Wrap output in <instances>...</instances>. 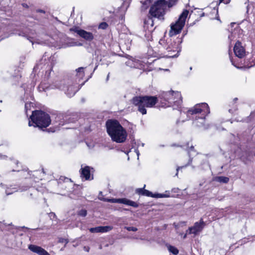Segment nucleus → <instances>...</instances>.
<instances>
[{
	"instance_id": "nucleus-1",
	"label": "nucleus",
	"mask_w": 255,
	"mask_h": 255,
	"mask_svg": "<svg viewBox=\"0 0 255 255\" xmlns=\"http://www.w3.org/2000/svg\"><path fill=\"white\" fill-rule=\"evenodd\" d=\"M210 113L207 104L202 103L195 105L187 111V115L193 120V125L197 127L207 129L209 126L205 124V117Z\"/></svg>"
},
{
	"instance_id": "nucleus-2",
	"label": "nucleus",
	"mask_w": 255,
	"mask_h": 255,
	"mask_svg": "<svg viewBox=\"0 0 255 255\" xmlns=\"http://www.w3.org/2000/svg\"><path fill=\"white\" fill-rule=\"evenodd\" d=\"M107 130L112 139L117 143L125 141L127 133L117 120H108L106 122Z\"/></svg>"
},
{
	"instance_id": "nucleus-3",
	"label": "nucleus",
	"mask_w": 255,
	"mask_h": 255,
	"mask_svg": "<svg viewBox=\"0 0 255 255\" xmlns=\"http://www.w3.org/2000/svg\"><path fill=\"white\" fill-rule=\"evenodd\" d=\"M30 119L28 123L29 127H38L41 129L48 127L51 122L49 115L41 110L33 111Z\"/></svg>"
},
{
	"instance_id": "nucleus-4",
	"label": "nucleus",
	"mask_w": 255,
	"mask_h": 255,
	"mask_svg": "<svg viewBox=\"0 0 255 255\" xmlns=\"http://www.w3.org/2000/svg\"><path fill=\"white\" fill-rule=\"evenodd\" d=\"M155 96H135L132 99L133 105L137 107V111L142 115L146 114V108H152L157 102Z\"/></svg>"
},
{
	"instance_id": "nucleus-5",
	"label": "nucleus",
	"mask_w": 255,
	"mask_h": 255,
	"mask_svg": "<svg viewBox=\"0 0 255 255\" xmlns=\"http://www.w3.org/2000/svg\"><path fill=\"white\" fill-rule=\"evenodd\" d=\"M55 88L64 91L69 97H73L78 89L75 86L72 80L66 78L60 81H56L53 84Z\"/></svg>"
},
{
	"instance_id": "nucleus-6",
	"label": "nucleus",
	"mask_w": 255,
	"mask_h": 255,
	"mask_svg": "<svg viewBox=\"0 0 255 255\" xmlns=\"http://www.w3.org/2000/svg\"><path fill=\"white\" fill-rule=\"evenodd\" d=\"M167 7V1L165 0H157L150 8L149 14L150 16L163 19L165 9Z\"/></svg>"
},
{
	"instance_id": "nucleus-7",
	"label": "nucleus",
	"mask_w": 255,
	"mask_h": 255,
	"mask_svg": "<svg viewBox=\"0 0 255 255\" xmlns=\"http://www.w3.org/2000/svg\"><path fill=\"white\" fill-rule=\"evenodd\" d=\"M188 13V10L186 9L184 10L182 13L179 15V17L176 22L171 24V29L169 31V35L170 36L176 35L181 31L182 28L185 25L186 19Z\"/></svg>"
},
{
	"instance_id": "nucleus-8",
	"label": "nucleus",
	"mask_w": 255,
	"mask_h": 255,
	"mask_svg": "<svg viewBox=\"0 0 255 255\" xmlns=\"http://www.w3.org/2000/svg\"><path fill=\"white\" fill-rule=\"evenodd\" d=\"M177 41H172L171 39H170V40H169L167 42V44L164 46V48L168 52H176L174 54L169 53L168 55L165 56L166 57L174 58L178 56V53L179 52V50H178V47L179 43L181 42V41H180L179 39H177Z\"/></svg>"
},
{
	"instance_id": "nucleus-9",
	"label": "nucleus",
	"mask_w": 255,
	"mask_h": 255,
	"mask_svg": "<svg viewBox=\"0 0 255 255\" xmlns=\"http://www.w3.org/2000/svg\"><path fill=\"white\" fill-rule=\"evenodd\" d=\"M99 199L101 201H105V202H108L110 203H121L124 204L125 205H129L135 208H137L138 207V204L135 202L132 201L131 200H130L129 199H128L127 198H112V199H108L104 197H99Z\"/></svg>"
},
{
	"instance_id": "nucleus-10",
	"label": "nucleus",
	"mask_w": 255,
	"mask_h": 255,
	"mask_svg": "<svg viewBox=\"0 0 255 255\" xmlns=\"http://www.w3.org/2000/svg\"><path fill=\"white\" fill-rule=\"evenodd\" d=\"M173 91L168 92H162L159 96L160 102L163 107L173 106Z\"/></svg>"
},
{
	"instance_id": "nucleus-11",
	"label": "nucleus",
	"mask_w": 255,
	"mask_h": 255,
	"mask_svg": "<svg viewBox=\"0 0 255 255\" xmlns=\"http://www.w3.org/2000/svg\"><path fill=\"white\" fill-rule=\"evenodd\" d=\"M205 225V223L203 221V219H201L199 222H195L193 227H189L188 230H187V233H188V234L196 235L202 231Z\"/></svg>"
},
{
	"instance_id": "nucleus-12",
	"label": "nucleus",
	"mask_w": 255,
	"mask_h": 255,
	"mask_svg": "<svg viewBox=\"0 0 255 255\" xmlns=\"http://www.w3.org/2000/svg\"><path fill=\"white\" fill-rule=\"evenodd\" d=\"M173 107H175L174 109L180 108L182 103V98L181 93L178 91H173Z\"/></svg>"
},
{
	"instance_id": "nucleus-13",
	"label": "nucleus",
	"mask_w": 255,
	"mask_h": 255,
	"mask_svg": "<svg viewBox=\"0 0 255 255\" xmlns=\"http://www.w3.org/2000/svg\"><path fill=\"white\" fill-rule=\"evenodd\" d=\"M234 51L236 56L240 58H242L245 55V50L239 41L236 43L234 46Z\"/></svg>"
},
{
	"instance_id": "nucleus-14",
	"label": "nucleus",
	"mask_w": 255,
	"mask_h": 255,
	"mask_svg": "<svg viewBox=\"0 0 255 255\" xmlns=\"http://www.w3.org/2000/svg\"><path fill=\"white\" fill-rule=\"evenodd\" d=\"M75 32H76L80 36L83 38L87 41H91L94 39V36L92 33L86 31L83 29H76Z\"/></svg>"
},
{
	"instance_id": "nucleus-15",
	"label": "nucleus",
	"mask_w": 255,
	"mask_h": 255,
	"mask_svg": "<svg viewBox=\"0 0 255 255\" xmlns=\"http://www.w3.org/2000/svg\"><path fill=\"white\" fill-rule=\"evenodd\" d=\"M18 35L26 38L32 44H33V41L35 40L36 36L35 30H29L28 32L21 31L18 33Z\"/></svg>"
},
{
	"instance_id": "nucleus-16",
	"label": "nucleus",
	"mask_w": 255,
	"mask_h": 255,
	"mask_svg": "<svg viewBox=\"0 0 255 255\" xmlns=\"http://www.w3.org/2000/svg\"><path fill=\"white\" fill-rule=\"evenodd\" d=\"M28 249L32 252L35 253L39 255H50L44 249L36 245H30L29 246Z\"/></svg>"
},
{
	"instance_id": "nucleus-17",
	"label": "nucleus",
	"mask_w": 255,
	"mask_h": 255,
	"mask_svg": "<svg viewBox=\"0 0 255 255\" xmlns=\"http://www.w3.org/2000/svg\"><path fill=\"white\" fill-rule=\"evenodd\" d=\"M90 169L91 167L88 166H86L84 167H81L80 172L81 173V176L85 178V180H90ZM93 169V168H91ZM92 177L91 179H93Z\"/></svg>"
},
{
	"instance_id": "nucleus-18",
	"label": "nucleus",
	"mask_w": 255,
	"mask_h": 255,
	"mask_svg": "<svg viewBox=\"0 0 255 255\" xmlns=\"http://www.w3.org/2000/svg\"><path fill=\"white\" fill-rule=\"evenodd\" d=\"M112 229L111 226H99L90 229V232L91 233H105L107 232Z\"/></svg>"
},
{
	"instance_id": "nucleus-19",
	"label": "nucleus",
	"mask_w": 255,
	"mask_h": 255,
	"mask_svg": "<svg viewBox=\"0 0 255 255\" xmlns=\"http://www.w3.org/2000/svg\"><path fill=\"white\" fill-rule=\"evenodd\" d=\"M153 17L149 16L147 18L144 20V27L145 28L148 29L149 26L152 27L154 25V22L152 19Z\"/></svg>"
},
{
	"instance_id": "nucleus-20",
	"label": "nucleus",
	"mask_w": 255,
	"mask_h": 255,
	"mask_svg": "<svg viewBox=\"0 0 255 255\" xmlns=\"http://www.w3.org/2000/svg\"><path fill=\"white\" fill-rule=\"evenodd\" d=\"M139 61L134 58H132L131 60H128L126 62V65L131 68H137L138 64Z\"/></svg>"
},
{
	"instance_id": "nucleus-21",
	"label": "nucleus",
	"mask_w": 255,
	"mask_h": 255,
	"mask_svg": "<svg viewBox=\"0 0 255 255\" xmlns=\"http://www.w3.org/2000/svg\"><path fill=\"white\" fill-rule=\"evenodd\" d=\"M216 181L224 183H227L229 181V178L225 176H218L216 177Z\"/></svg>"
},
{
	"instance_id": "nucleus-22",
	"label": "nucleus",
	"mask_w": 255,
	"mask_h": 255,
	"mask_svg": "<svg viewBox=\"0 0 255 255\" xmlns=\"http://www.w3.org/2000/svg\"><path fill=\"white\" fill-rule=\"evenodd\" d=\"M150 4V0H146L142 3L141 7V10H145Z\"/></svg>"
},
{
	"instance_id": "nucleus-23",
	"label": "nucleus",
	"mask_w": 255,
	"mask_h": 255,
	"mask_svg": "<svg viewBox=\"0 0 255 255\" xmlns=\"http://www.w3.org/2000/svg\"><path fill=\"white\" fill-rule=\"evenodd\" d=\"M83 69V67H80L76 69V71L77 72V76H78L80 78H82L84 76Z\"/></svg>"
},
{
	"instance_id": "nucleus-24",
	"label": "nucleus",
	"mask_w": 255,
	"mask_h": 255,
	"mask_svg": "<svg viewBox=\"0 0 255 255\" xmlns=\"http://www.w3.org/2000/svg\"><path fill=\"white\" fill-rule=\"evenodd\" d=\"M168 250L170 252H171L174 255H177L179 252L177 248L172 246H169L168 247Z\"/></svg>"
},
{
	"instance_id": "nucleus-25",
	"label": "nucleus",
	"mask_w": 255,
	"mask_h": 255,
	"mask_svg": "<svg viewBox=\"0 0 255 255\" xmlns=\"http://www.w3.org/2000/svg\"><path fill=\"white\" fill-rule=\"evenodd\" d=\"M17 191V190L15 188H7L5 189V193L6 195H8Z\"/></svg>"
},
{
	"instance_id": "nucleus-26",
	"label": "nucleus",
	"mask_w": 255,
	"mask_h": 255,
	"mask_svg": "<svg viewBox=\"0 0 255 255\" xmlns=\"http://www.w3.org/2000/svg\"><path fill=\"white\" fill-rule=\"evenodd\" d=\"M57 56L55 54L51 55L49 58V61L51 63V65L53 66L55 64Z\"/></svg>"
},
{
	"instance_id": "nucleus-27",
	"label": "nucleus",
	"mask_w": 255,
	"mask_h": 255,
	"mask_svg": "<svg viewBox=\"0 0 255 255\" xmlns=\"http://www.w3.org/2000/svg\"><path fill=\"white\" fill-rule=\"evenodd\" d=\"M77 214L81 217H86L87 215V211L85 209H82L78 212Z\"/></svg>"
},
{
	"instance_id": "nucleus-28",
	"label": "nucleus",
	"mask_w": 255,
	"mask_h": 255,
	"mask_svg": "<svg viewBox=\"0 0 255 255\" xmlns=\"http://www.w3.org/2000/svg\"><path fill=\"white\" fill-rule=\"evenodd\" d=\"M194 146H193V145H191V146H190V148H189V150H188V153H189V157H190V151H193V150H194ZM192 160V158H191V157H190V159H189V161H188V164H186L185 166H182V167H181L180 168H183V167H186L187 165H188L189 164H190L191 163Z\"/></svg>"
},
{
	"instance_id": "nucleus-29",
	"label": "nucleus",
	"mask_w": 255,
	"mask_h": 255,
	"mask_svg": "<svg viewBox=\"0 0 255 255\" xmlns=\"http://www.w3.org/2000/svg\"><path fill=\"white\" fill-rule=\"evenodd\" d=\"M145 185H144L143 188H137L136 189V193L139 195H143V193L145 189H144Z\"/></svg>"
},
{
	"instance_id": "nucleus-30",
	"label": "nucleus",
	"mask_w": 255,
	"mask_h": 255,
	"mask_svg": "<svg viewBox=\"0 0 255 255\" xmlns=\"http://www.w3.org/2000/svg\"><path fill=\"white\" fill-rule=\"evenodd\" d=\"M169 195L164 194H154V198H165L169 197Z\"/></svg>"
},
{
	"instance_id": "nucleus-31",
	"label": "nucleus",
	"mask_w": 255,
	"mask_h": 255,
	"mask_svg": "<svg viewBox=\"0 0 255 255\" xmlns=\"http://www.w3.org/2000/svg\"><path fill=\"white\" fill-rule=\"evenodd\" d=\"M108 26V24L105 22H103L101 23L99 25V28L102 29H106Z\"/></svg>"
},
{
	"instance_id": "nucleus-32",
	"label": "nucleus",
	"mask_w": 255,
	"mask_h": 255,
	"mask_svg": "<svg viewBox=\"0 0 255 255\" xmlns=\"http://www.w3.org/2000/svg\"><path fill=\"white\" fill-rule=\"evenodd\" d=\"M143 195L147 197H154V194H152L150 191L145 189L143 193Z\"/></svg>"
},
{
	"instance_id": "nucleus-33",
	"label": "nucleus",
	"mask_w": 255,
	"mask_h": 255,
	"mask_svg": "<svg viewBox=\"0 0 255 255\" xmlns=\"http://www.w3.org/2000/svg\"><path fill=\"white\" fill-rule=\"evenodd\" d=\"M125 228L128 231L135 232L137 231V229L133 227H125Z\"/></svg>"
},
{
	"instance_id": "nucleus-34",
	"label": "nucleus",
	"mask_w": 255,
	"mask_h": 255,
	"mask_svg": "<svg viewBox=\"0 0 255 255\" xmlns=\"http://www.w3.org/2000/svg\"><path fill=\"white\" fill-rule=\"evenodd\" d=\"M131 41H132V40L130 39V38H129L128 36L127 38V41L125 43V44L127 45V48L128 47H130V46L131 45Z\"/></svg>"
},
{
	"instance_id": "nucleus-35",
	"label": "nucleus",
	"mask_w": 255,
	"mask_h": 255,
	"mask_svg": "<svg viewBox=\"0 0 255 255\" xmlns=\"http://www.w3.org/2000/svg\"><path fill=\"white\" fill-rule=\"evenodd\" d=\"M169 2H167V6L168 7H171L174 3L177 1V0H169Z\"/></svg>"
},
{
	"instance_id": "nucleus-36",
	"label": "nucleus",
	"mask_w": 255,
	"mask_h": 255,
	"mask_svg": "<svg viewBox=\"0 0 255 255\" xmlns=\"http://www.w3.org/2000/svg\"><path fill=\"white\" fill-rule=\"evenodd\" d=\"M49 217L50 218V219H51V220H54L55 218H56V216L55 214L53 212H50L49 214Z\"/></svg>"
},
{
	"instance_id": "nucleus-37",
	"label": "nucleus",
	"mask_w": 255,
	"mask_h": 255,
	"mask_svg": "<svg viewBox=\"0 0 255 255\" xmlns=\"http://www.w3.org/2000/svg\"><path fill=\"white\" fill-rule=\"evenodd\" d=\"M59 242L62 243H65V244H66L68 243V241L67 239H63V238H59Z\"/></svg>"
},
{
	"instance_id": "nucleus-38",
	"label": "nucleus",
	"mask_w": 255,
	"mask_h": 255,
	"mask_svg": "<svg viewBox=\"0 0 255 255\" xmlns=\"http://www.w3.org/2000/svg\"><path fill=\"white\" fill-rule=\"evenodd\" d=\"M48 56H49V55L47 54V52H45V53L44 54V55L43 56L42 59H41V60H40V62L42 61L43 60L44 61H45L46 60V57H47V58H48Z\"/></svg>"
},
{
	"instance_id": "nucleus-39",
	"label": "nucleus",
	"mask_w": 255,
	"mask_h": 255,
	"mask_svg": "<svg viewBox=\"0 0 255 255\" xmlns=\"http://www.w3.org/2000/svg\"><path fill=\"white\" fill-rule=\"evenodd\" d=\"M230 2V0H219V4L221 2H224L225 4H228Z\"/></svg>"
},
{
	"instance_id": "nucleus-40",
	"label": "nucleus",
	"mask_w": 255,
	"mask_h": 255,
	"mask_svg": "<svg viewBox=\"0 0 255 255\" xmlns=\"http://www.w3.org/2000/svg\"><path fill=\"white\" fill-rule=\"evenodd\" d=\"M125 57H126L127 59H128V60H131V59H132V58H133L132 56H130V55H127V54L125 56Z\"/></svg>"
},
{
	"instance_id": "nucleus-41",
	"label": "nucleus",
	"mask_w": 255,
	"mask_h": 255,
	"mask_svg": "<svg viewBox=\"0 0 255 255\" xmlns=\"http://www.w3.org/2000/svg\"><path fill=\"white\" fill-rule=\"evenodd\" d=\"M230 60H231L232 65H233L236 67L239 68V67L237 66V65L235 64V63L234 62V61L233 60V59L232 58H230Z\"/></svg>"
},
{
	"instance_id": "nucleus-42",
	"label": "nucleus",
	"mask_w": 255,
	"mask_h": 255,
	"mask_svg": "<svg viewBox=\"0 0 255 255\" xmlns=\"http://www.w3.org/2000/svg\"><path fill=\"white\" fill-rule=\"evenodd\" d=\"M84 250L85 251H86V252H88L89 251L90 248H89V247H84Z\"/></svg>"
},
{
	"instance_id": "nucleus-43",
	"label": "nucleus",
	"mask_w": 255,
	"mask_h": 255,
	"mask_svg": "<svg viewBox=\"0 0 255 255\" xmlns=\"http://www.w3.org/2000/svg\"><path fill=\"white\" fill-rule=\"evenodd\" d=\"M30 106V104H28V103H26L25 104V108L26 110L27 109V108H28V106Z\"/></svg>"
},
{
	"instance_id": "nucleus-44",
	"label": "nucleus",
	"mask_w": 255,
	"mask_h": 255,
	"mask_svg": "<svg viewBox=\"0 0 255 255\" xmlns=\"http://www.w3.org/2000/svg\"><path fill=\"white\" fill-rule=\"evenodd\" d=\"M232 37H233V32L230 35H229L228 38H229V39L232 40Z\"/></svg>"
},
{
	"instance_id": "nucleus-45",
	"label": "nucleus",
	"mask_w": 255,
	"mask_h": 255,
	"mask_svg": "<svg viewBox=\"0 0 255 255\" xmlns=\"http://www.w3.org/2000/svg\"><path fill=\"white\" fill-rule=\"evenodd\" d=\"M22 6L24 7L27 8L28 7V5L26 3H23Z\"/></svg>"
},
{
	"instance_id": "nucleus-46",
	"label": "nucleus",
	"mask_w": 255,
	"mask_h": 255,
	"mask_svg": "<svg viewBox=\"0 0 255 255\" xmlns=\"http://www.w3.org/2000/svg\"><path fill=\"white\" fill-rule=\"evenodd\" d=\"M103 197V195H102V191H100V193H99V197Z\"/></svg>"
},
{
	"instance_id": "nucleus-47",
	"label": "nucleus",
	"mask_w": 255,
	"mask_h": 255,
	"mask_svg": "<svg viewBox=\"0 0 255 255\" xmlns=\"http://www.w3.org/2000/svg\"><path fill=\"white\" fill-rule=\"evenodd\" d=\"M28 188V186H26L23 189H21V191H25V190H27V189Z\"/></svg>"
},
{
	"instance_id": "nucleus-48",
	"label": "nucleus",
	"mask_w": 255,
	"mask_h": 255,
	"mask_svg": "<svg viewBox=\"0 0 255 255\" xmlns=\"http://www.w3.org/2000/svg\"><path fill=\"white\" fill-rule=\"evenodd\" d=\"M235 24H236V23L232 22V23H231V26L232 27H233V26H234V25H235Z\"/></svg>"
},
{
	"instance_id": "nucleus-49",
	"label": "nucleus",
	"mask_w": 255,
	"mask_h": 255,
	"mask_svg": "<svg viewBox=\"0 0 255 255\" xmlns=\"http://www.w3.org/2000/svg\"><path fill=\"white\" fill-rule=\"evenodd\" d=\"M109 75H110V73H109L107 75V79H106V81H108V80H109Z\"/></svg>"
},
{
	"instance_id": "nucleus-50",
	"label": "nucleus",
	"mask_w": 255,
	"mask_h": 255,
	"mask_svg": "<svg viewBox=\"0 0 255 255\" xmlns=\"http://www.w3.org/2000/svg\"><path fill=\"white\" fill-rule=\"evenodd\" d=\"M237 100H238V98H235L234 99L233 101L234 102H236Z\"/></svg>"
},
{
	"instance_id": "nucleus-51",
	"label": "nucleus",
	"mask_w": 255,
	"mask_h": 255,
	"mask_svg": "<svg viewBox=\"0 0 255 255\" xmlns=\"http://www.w3.org/2000/svg\"><path fill=\"white\" fill-rule=\"evenodd\" d=\"M187 234H188V233L186 232V234H185L184 236H183V239H185L186 238V236H187Z\"/></svg>"
},
{
	"instance_id": "nucleus-52",
	"label": "nucleus",
	"mask_w": 255,
	"mask_h": 255,
	"mask_svg": "<svg viewBox=\"0 0 255 255\" xmlns=\"http://www.w3.org/2000/svg\"><path fill=\"white\" fill-rule=\"evenodd\" d=\"M48 131L50 132L49 129H48ZM55 131V129H52V130H50L51 132H54Z\"/></svg>"
},
{
	"instance_id": "nucleus-53",
	"label": "nucleus",
	"mask_w": 255,
	"mask_h": 255,
	"mask_svg": "<svg viewBox=\"0 0 255 255\" xmlns=\"http://www.w3.org/2000/svg\"><path fill=\"white\" fill-rule=\"evenodd\" d=\"M204 15H205V13H204V12H203V13L201 14L200 16H201V17H203V16H204Z\"/></svg>"
},
{
	"instance_id": "nucleus-54",
	"label": "nucleus",
	"mask_w": 255,
	"mask_h": 255,
	"mask_svg": "<svg viewBox=\"0 0 255 255\" xmlns=\"http://www.w3.org/2000/svg\"><path fill=\"white\" fill-rule=\"evenodd\" d=\"M164 41H163V40H160V41H159V43H160V44H162V42L164 43Z\"/></svg>"
},
{
	"instance_id": "nucleus-55",
	"label": "nucleus",
	"mask_w": 255,
	"mask_h": 255,
	"mask_svg": "<svg viewBox=\"0 0 255 255\" xmlns=\"http://www.w3.org/2000/svg\"><path fill=\"white\" fill-rule=\"evenodd\" d=\"M248 159L249 160H252V158H251V157H250V156L248 157Z\"/></svg>"
},
{
	"instance_id": "nucleus-56",
	"label": "nucleus",
	"mask_w": 255,
	"mask_h": 255,
	"mask_svg": "<svg viewBox=\"0 0 255 255\" xmlns=\"http://www.w3.org/2000/svg\"><path fill=\"white\" fill-rule=\"evenodd\" d=\"M40 64H37L36 65V67H37L38 68H39V66H40Z\"/></svg>"
},
{
	"instance_id": "nucleus-57",
	"label": "nucleus",
	"mask_w": 255,
	"mask_h": 255,
	"mask_svg": "<svg viewBox=\"0 0 255 255\" xmlns=\"http://www.w3.org/2000/svg\"><path fill=\"white\" fill-rule=\"evenodd\" d=\"M159 146H160V147H163V146H164V145H160Z\"/></svg>"
},
{
	"instance_id": "nucleus-58",
	"label": "nucleus",
	"mask_w": 255,
	"mask_h": 255,
	"mask_svg": "<svg viewBox=\"0 0 255 255\" xmlns=\"http://www.w3.org/2000/svg\"><path fill=\"white\" fill-rule=\"evenodd\" d=\"M231 111H232V110H231V109H230V110H229V112L230 113H231Z\"/></svg>"
},
{
	"instance_id": "nucleus-59",
	"label": "nucleus",
	"mask_w": 255,
	"mask_h": 255,
	"mask_svg": "<svg viewBox=\"0 0 255 255\" xmlns=\"http://www.w3.org/2000/svg\"><path fill=\"white\" fill-rule=\"evenodd\" d=\"M180 167H178L177 169V171H178V169H179Z\"/></svg>"
},
{
	"instance_id": "nucleus-60",
	"label": "nucleus",
	"mask_w": 255,
	"mask_h": 255,
	"mask_svg": "<svg viewBox=\"0 0 255 255\" xmlns=\"http://www.w3.org/2000/svg\"><path fill=\"white\" fill-rule=\"evenodd\" d=\"M78 45H82V44L79 43V44H78Z\"/></svg>"
},
{
	"instance_id": "nucleus-61",
	"label": "nucleus",
	"mask_w": 255,
	"mask_h": 255,
	"mask_svg": "<svg viewBox=\"0 0 255 255\" xmlns=\"http://www.w3.org/2000/svg\"><path fill=\"white\" fill-rule=\"evenodd\" d=\"M40 11H41V12H43V11L42 10H41Z\"/></svg>"
}]
</instances>
